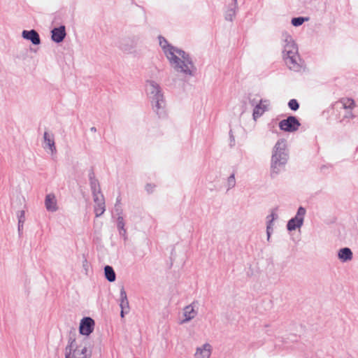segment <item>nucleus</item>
Masks as SVG:
<instances>
[{"label": "nucleus", "instance_id": "nucleus-1", "mask_svg": "<svg viewBox=\"0 0 358 358\" xmlns=\"http://www.w3.org/2000/svg\"><path fill=\"white\" fill-rule=\"evenodd\" d=\"M159 45L174 70L187 76H193L196 68L189 55L169 43L167 40L162 36H159Z\"/></svg>", "mask_w": 358, "mask_h": 358}, {"label": "nucleus", "instance_id": "nucleus-2", "mask_svg": "<svg viewBox=\"0 0 358 358\" xmlns=\"http://www.w3.org/2000/svg\"><path fill=\"white\" fill-rule=\"evenodd\" d=\"M146 90L154 111L159 117H165L166 102L160 86L153 80H148L147 81Z\"/></svg>", "mask_w": 358, "mask_h": 358}, {"label": "nucleus", "instance_id": "nucleus-3", "mask_svg": "<svg viewBox=\"0 0 358 358\" xmlns=\"http://www.w3.org/2000/svg\"><path fill=\"white\" fill-rule=\"evenodd\" d=\"M286 141L279 139L273 150L271 157V177H275L280 171V167L285 165L288 159V153L286 151Z\"/></svg>", "mask_w": 358, "mask_h": 358}, {"label": "nucleus", "instance_id": "nucleus-4", "mask_svg": "<svg viewBox=\"0 0 358 358\" xmlns=\"http://www.w3.org/2000/svg\"><path fill=\"white\" fill-rule=\"evenodd\" d=\"M76 334L70 335L68 344L65 348V358H90L91 351H88L86 345L78 344Z\"/></svg>", "mask_w": 358, "mask_h": 358}, {"label": "nucleus", "instance_id": "nucleus-5", "mask_svg": "<svg viewBox=\"0 0 358 358\" xmlns=\"http://www.w3.org/2000/svg\"><path fill=\"white\" fill-rule=\"evenodd\" d=\"M306 213V208L300 206L297 210L296 215L287 222V229L289 231H292L297 228H300L303 224Z\"/></svg>", "mask_w": 358, "mask_h": 358}, {"label": "nucleus", "instance_id": "nucleus-6", "mask_svg": "<svg viewBox=\"0 0 358 358\" xmlns=\"http://www.w3.org/2000/svg\"><path fill=\"white\" fill-rule=\"evenodd\" d=\"M300 126L301 123L299 120L293 115H289L279 122L280 129L289 133L297 131Z\"/></svg>", "mask_w": 358, "mask_h": 358}, {"label": "nucleus", "instance_id": "nucleus-7", "mask_svg": "<svg viewBox=\"0 0 358 358\" xmlns=\"http://www.w3.org/2000/svg\"><path fill=\"white\" fill-rule=\"evenodd\" d=\"M94 320L90 317H83L80 323L79 332L84 336H89L94 329Z\"/></svg>", "mask_w": 358, "mask_h": 358}, {"label": "nucleus", "instance_id": "nucleus-8", "mask_svg": "<svg viewBox=\"0 0 358 358\" xmlns=\"http://www.w3.org/2000/svg\"><path fill=\"white\" fill-rule=\"evenodd\" d=\"M269 101L266 99H259V103L255 106L252 113V118L256 121L260 117L266 110H268V106Z\"/></svg>", "mask_w": 358, "mask_h": 358}, {"label": "nucleus", "instance_id": "nucleus-9", "mask_svg": "<svg viewBox=\"0 0 358 358\" xmlns=\"http://www.w3.org/2000/svg\"><path fill=\"white\" fill-rule=\"evenodd\" d=\"M51 39L57 43H61L64 41L66 36L65 26L61 25L59 27H55L51 31Z\"/></svg>", "mask_w": 358, "mask_h": 358}, {"label": "nucleus", "instance_id": "nucleus-10", "mask_svg": "<svg viewBox=\"0 0 358 358\" xmlns=\"http://www.w3.org/2000/svg\"><path fill=\"white\" fill-rule=\"evenodd\" d=\"M94 205V213L96 217L101 216L106 210L105 199L103 195L96 196L93 197Z\"/></svg>", "mask_w": 358, "mask_h": 358}, {"label": "nucleus", "instance_id": "nucleus-11", "mask_svg": "<svg viewBox=\"0 0 358 358\" xmlns=\"http://www.w3.org/2000/svg\"><path fill=\"white\" fill-rule=\"evenodd\" d=\"M23 38L30 41L33 45H39L41 38L38 33L35 29L24 30L22 33Z\"/></svg>", "mask_w": 358, "mask_h": 358}, {"label": "nucleus", "instance_id": "nucleus-12", "mask_svg": "<svg viewBox=\"0 0 358 358\" xmlns=\"http://www.w3.org/2000/svg\"><path fill=\"white\" fill-rule=\"evenodd\" d=\"M285 42L286 45H285L283 52L286 54V56L297 54V45L294 42L292 37L291 36H286Z\"/></svg>", "mask_w": 358, "mask_h": 358}, {"label": "nucleus", "instance_id": "nucleus-13", "mask_svg": "<svg viewBox=\"0 0 358 358\" xmlns=\"http://www.w3.org/2000/svg\"><path fill=\"white\" fill-rule=\"evenodd\" d=\"M337 105H339V110H353L356 107L355 100L350 97L341 98Z\"/></svg>", "mask_w": 358, "mask_h": 358}, {"label": "nucleus", "instance_id": "nucleus-14", "mask_svg": "<svg viewBox=\"0 0 358 358\" xmlns=\"http://www.w3.org/2000/svg\"><path fill=\"white\" fill-rule=\"evenodd\" d=\"M43 140L45 145L44 148H48L52 154L57 152V149L55 143L54 135L49 134L48 131H45L43 134Z\"/></svg>", "mask_w": 358, "mask_h": 358}, {"label": "nucleus", "instance_id": "nucleus-15", "mask_svg": "<svg viewBox=\"0 0 358 358\" xmlns=\"http://www.w3.org/2000/svg\"><path fill=\"white\" fill-rule=\"evenodd\" d=\"M210 355L211 345L209 343H205L196 348L194 356L196 358H209Z\"/></svg>", "mask_w": 358, "mask_h": 358}, {"label": "nucleus", "instance_id": "nucleus-16", "mask_svg": "<svg viewBox=\"0 0 358 358\" xmlns=\"http://www.w3.org/2000/svg\"><path fill=\"white\" fill-rule=\"evenodd\" d=\"M136 47V43L134 39L124 38L121 41L120 44V49L125 53H131L133 52Z\"/></svg>", "mask_w": 358, "mask_h": 358}, {"label": "nucleus", "instance_id": "nucleus-17", "mask_svg": "<svg viewBox=\"0 0 358 358\" xmlns=\"http://www.w3.org/2000/svg\"><path fill=\"white\" fill-rule=\"evenodd\" d=\"M352 110H339V122L344 125L349 123L351 120L355 117Z\"/></svg>", "mask_w": 358, "mask_h": 358}, {"label": "nucleus", "instance_id": "nucleus-18", "mask_svg": "<svg viewBox=\"0 0 358 358\" xmlns=\"http://www.w3.org/2000/svg\"><path fill=\"white\" fill-rule=\"evenodd\" d=\"M45 206L48 211L55 212L57 210V200L54 194H48L46 195Z\"/></svg>", "mask_w": 358, "mask_h": 358}, {"label": "nucleus", "instance_id": "nucleus-19", "mask_svg": "<svg viewBox=\"0 0 358 358\" xmlns=\"http://www.w3.org/2000/svg\"><path fill=\"white\" fill-rule=\"evenodd\" d=\"M194 304V302H193L192 303L185 307V308H184L185 319L182 320L181 323L187 322L196 317L197 313L194 310V308L193 306Z\"/></svg>", "mask_w": 358, "mask_h": 358}, {"label": "nucleus", "instance_id": "nucleus-20", "mask_svg": "<svg viewBox=\"0 0 358 358\" xmlns=\"http://www.w3.org/2000/svg\"><path fill=\"white\" fill-rule=\"evenodd\" d=\"M337 256L342 262H348L352 259L353 253L350 248H343L339 250Z\"/></svg>", "mask_w": 358, "mask_h": 358}, {"label": "nucleus", "instance_id": "nucleus-21", "mask_svg": "<svg viewBox=\"0 0 358 358\" xmlns=\"http://www.w3.org/2000/svg\"><path fill=\"white\" fill-rule=\"evenodd\" d=\"M298 59L299 55L297 54L286 56L285 58L287 66L294 71H299L300 69V65L297 62Z\"/></svg>", "mask_w": 358, "mask_h": 358}, {"label": "nucleus", "instance_id": "nucleus-22", "mask_svg": "<svg viewBox=\"0 0 358 358\" xmlns=\"http://www.w3.org/2000/svg\"><path fill=\"white\" fill-rule=\"evenodd\" d=\"M237 9V0H232V3L229 6L225 13V20L227 21H233L236 16Z\"/></svg>", "mask_w": 358, "mask_h": 358}, {"label": "nucleus", "instance_id": "nucleus-23", "mask_svg": "<svg viewBox=\"0 0 358 358\" xmlns=\"http://www.w3.org/2000/svg\"><path fill=\"white\" fill-rule=\"evenodd\" d=\"M120 306L121 309H126V313H129V301L127 299V292L124 288V287H122L120 289Z\"/></svg>", "mask_w": 358, "mask_h": 358}, {"label": "nucleus", "instance_id": "nucleus-24", "mask_svg": "<svg viewBox=\"0 0 358 358\" xmlns=\"http://www.w3.org/2000/svg\"><path fill=\"white\" fill-rule=\"evenodd\" d=\"M90 185L93 197L103 195L101 191L99 182L97 179L90 181Z\"/></svg>", "mask_w": 358, "mask_h": 358}, {"label": "nucleus", "instance_id": "nucleus-25", "mask_svg": "<svg viewBox=\"0 0 358 358\" xmlns=\"http://www.w3.org/2000/svg\"><path fill=\"white\" fill-rule=\"evenodd\" d=\"M104 275L106 280L110 282H113L116 279V275L114 269L110 266H106L104 267Z\"/></svg>", "mask_w": 358, "mask_h": 358}, {"label": "nucleus", "instance_id": "nucleus-26", "mask_svg": "<svg viewBox=\"0 0 358 358\" xmlns=\"http://www.w3.org/2000/svg\"><path fill=\"white\" fill-rule=\"evenodd\" d=\"M309 20L308 17H293L292 19V24L294 27H299L303 24V22L308 21Z\"/></svg>", "mask_w": 358, "mask_h": 358}, {"label": "nucleus", "instance_id": "nucleus-27", "mask_svg": "<svg viewBox=\"0 0 358 358\" xmlns=\"http://www.w3.org/2000/svg\"><path fill=\"white\" fill-rule=\"evenodd\" d=\"M288 106L292 110L296 111L299 108V103L296 99H292L289 101Z\"/></svg>", "mask_w": 358, "mask_h": 358}, {"label": "nucleus", "instance_id": "nucleus-28", "mask_svg": "<svg viewBox=\"0 0 358 358\" xmlns=\"http://www.w3.org/2000/svg\"><path fill=\"white\" fill-rule=\"evenodd\" d=\"M235 185H236L235 174H234V173H233L227 178L228 189H230L234 187Z\"/></svg>", "mask_w": 358, "mask_h": 358}, {"label": "nucleus", "instance_id": "nucleus-29", "mask_svg": "<svg viewBox=\"0 0 358 358\" xmlns=\"http://www.w3.org/2000/svg\"><path fill=\"white\" fill-rule=\"evenodd\" d=\"M18 224H24L25 222V212L24 210H20L17 213Z\"/></svg>", "mask_w": 358, "mask_h": 358}, {"label": "nucleus", "instance_id": "nucleus-30", "mask_svg": "<svg viewBox=\"0 0 358 358\" xmlns=\"http://www.w3.org/2000/svg\"><path fill=\"white\" fill-rule=\"evenodd\" d=\"M124 221L122 215H120L117 218V227L119 229H123L124 228Z\"/></svg>", "mask_w": 358, "mask_h": 358}, {"label": "nucleus", "instance_id": "nucleus-31", "mask_svg": "<svg viewBox=\"0 0 358 358\" xmlns=\"http://www.w3.org/2000/svg\"><path fill=\"white\" fill-rule=\"evenodd\" d=\"M257 95H255L254 97H252L251 95L248 96L249 103L251 106L255 107V106L259 103V99L257 98Z\"/></svg>", "mask_w": 358, "mask_h": 358}, {"label": "nucleus", "instance_id": "nucleus-32", "mask_svg": "<svg viewBox=\"0 0 358 358\" xmlns=\"http://www.w3.org/2000/svg\"><path fill=\"white\" fill-rule=\"evenodd\" d=\"M155 185L152 183H148L145 185V190L148 192V193L151 194L153 192L154 189L155 188Z\"/></svg>", "mask_w": 358, "mask_h": 358}, {"label": "nucleus", "instance_id": "nucleus-33", "mask_svg": "<svg viewBox=\"0 0 358 358\" xmlns=\"http://www.w3.org/2000/svg\"><path fill=\"white\" fill-rule=\"evenodd\" d=\"M89 180L90 181L96 180L92 168L89 171Z\"/></svg>", "mask_w": 358, "mask_h": 358}, {"label": "nucleus", "instance_id": "nucleus-34", "mask_svg": "<svg viewBox=\"0 0 358 358\" xmlns=\"http://www.w3.org/2000/svg\"><path fill=\"white\" fill-rule=\"evenodd\" d=\"M115 210L118 216L122 215V209L121 208L120 206H117V203H115Z\"/></svg>", "mask_w": 358, "mask_h": 358}, {"label": "nucleus", "instance_id": "nucleus-35", "mask_svg": "<svg viewBox=\"0 0 358 358\" xmlns=\"http://www.w3.org/2000/svg\"><path fill=\"white\" fill-rule=\"evenodd\" d=\"M273 232V227H266V234H267V240H270V237L271 235V233Z\"/></svg>", "mask_w": 358, "mask_h": 358}, {"label": "nucleus", "instance_id": "nucleus-36", "mask_svg": "<svg viewBox=\"0 0 358 358\" xmlns=\"http://www.w3.org/2000/svg\"><path fill=\"white\" fill-rule=\"evenodd\" d=\"M119 234L120 236H123L124 240H126L127 238V231L125 229V228H124L123 229H119Z\"/></svg>", "mask_w": 358, "mask_h": 358}, {"label": "nucleus", "instance_id": "nucleus-37", "mask_svg": "<svg viewBox=\"0 0 358 358\" xmlns=\"http://www.w3.org/2000/svg\"><path fill=\"white\" fill-rule=\"evenodd\" d=\"M23 226L24 224H18L17 230L20 236H21V234H22Z\"/></svg>", "mask_w": 358, "mask_h": 358}, {"label": "nucleus", "instance_id": "nucleus-38", "mask_svg": "<svg viewBox=\"0 0 358 358\" xmlns=\"http://www.w3.org/2000/svg\"><path fill=\"white\" fill-rule=\"evenodd\" d=\"M273 220V217L271 219H267L266 227H272Z\"/></svg>", "mask_w": 358, "mask_h": 358}, {"label": "nucleus", "instance_id": "nucleus-39", "mask_svg": "<svg viewBox=\"0 0 358 358\" xmlns=\"http://www.w3.org/2000/svg\"><path fill=\"white\" fill-rule=\"evenodd\" d=\"M273 220L277 218V215L275 213H272L271 215H268L266 218L267 219H271V218H273Z\"/></svg>", "mask_w": 358, "mask_h": 358}, {"label": "nucleus", "instance_id": "nucleus-40", "mask_svg": "<svg viewBox=\"0 0 358 358\" xmlns=\"http://www.w3.org/2000/svg\"><path fill=\"white\" fill-rule=\"evenodd\" d=\"M127 313H126V309H121V311H120V316L122 318H123L124 317V314H127Z\"/></svg>", "mask_w": 358, "mask_h": 358}, {"label": "nucleus", "instance_id": "nucleus-41", "mask_svg": "<svg viewBox=\"0 0 358 358\" xmlns=\"http://www.w3.org/2000/svg\"><path fill=\"white\" fill-rule=\"evenodd\" d=\"M229 134H230L231 142H234V143L235 140H234V136L232 134L231 130L230 131Z\"/></svg>", "mask_w": 358, "mask_h": 358}, {"label": "nucleus", "instance_id": "nucleus-42", "mask_svg": "<svg viewBox=\"0 0 358 358\" xmlns=\"http://www.w3.org/2000/svg\"><path fill=\"white\" fill-rule=\"evenodd\" d=\"M120 201H121V199H120V196H118V197L117 198V201H116V203H117V206H120Z\"/></svg>", "mask_w": 358, "mask_h": 358}, {"label": "nucleus", "instance_id": "nucleus-43", "mask_svg": "<svg viewBox=\"0 0 358 358\" xmlns=\"http://www.w3.org/2000/svg\"><path fill=\"white\" fill-rule=\"evenodd\" d=\"M90 131H92V132H96V127H92L90 128Z\"/></svg>", "mask_w": 358, "mask_h": 358}, {"label": "nucleus", "instance_id": "nucleus-44", "mask_svg": "<svg viewBox=\"0 0 358 358\" xmlns=\"http://www.w3.org/2000/svg\"><path fill=\"white\" fill-rule=\"evenodd\" d=\"M330 110H332V113H334V108H333V106H331V108H330Z\"/></svg>", "mask_w": 358, "mask_h": 358}]
</instances>
